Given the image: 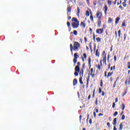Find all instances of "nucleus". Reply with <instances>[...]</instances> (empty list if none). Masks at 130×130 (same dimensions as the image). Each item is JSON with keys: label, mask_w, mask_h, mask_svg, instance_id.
I'll return each instance as SVG.
<instances>
[{"label": "nucleus", "mask_w": 130, "mask_h": 130, "mask_svg": "<svg viewBox=\"0 0 130 130\" xmlns=\"http://www.w3.org/2000/svg\"><path fill=\"white\" fill-rule=\"evenodd\" d=\"M119 79V77H118L116 80V81H115V82L113 84V88H115L116 86V82H117V81H118Z\"/></svg>", "instance_id": "13"}, {"label": "nucleus", "mask_w": 130, "mask_h": 130, "mask_svg": "<svg viewBox=\"0 0 130 130\" xmlns=\"http://www.w3.org/2000/svg\"><path fill=\"white\" fill-rule=\"evenodd\" d=\"M104 32V30L103 28H98L96 29V33L97 34H102Z\"/></svg>", "instance_id": "6"}, {"label": "nucleus", "mask_w": 130, "mask_h": 130, "mask_svg": "<svg viewBox=\"0 0 130 130\" xmlns=\"http://www.w3.org/2000/svg\"><path fill=\"white\" fill-rule=\"evenodd\" d=\"M113 130H117L115 125L114 126Z\"/></svg>", "instance_id": "63"}, {"label": "nucleus", "mask_w": 130, "mask_h": 130, "mask_svg": "<svg viewBox=\"0 0 130 130\" xmlns=\"http://www.w3.org/2000/svg\"><path fill=\"white\" fill-rule=\"evenodd\" d=\"M116 3H117V0H115V1L113 2V5H116Z\"/></svg>", "instance_id": "51"}, {"label": "nucleus", "mask_w": 130, "mask_h": 130, "mask_svg": "<svg viewBox=\"0 0 130 130\" xmlns=\"http://www.w3.org/2000/svg\"><path fill=\"white\" fill-rule=\"evenodd\" d=\"M93 41H95V34H93Z\"/></svg>", "instance_id": "57"}, {"label": "nucleus", "mask_w": 130, "mask_h": 130, "mask_svg": "<svg viewBox=\"0 0 130 130\" xmlns=\"http://www.w3.org/2000/svg\"><path fill=\"white\" fill-rule=\"evenodd\" d=\"M118 34L119 38H120V35L121 34V30L120 29H119L118 31Z\"/></svg>", "instance_id": "31"}, {"label": "nucleus", "mask_w": 130, "mask_h": 130, "mask_svg": "<svg viewBox=\"0 0 130 130\" xmlns=\"http://www.w3.org/2000/svg\"><path fill=\"white\" fill-rule=\"evenodd\" d=\"M79 57V55H78V53H75L74 54V58L73 59V62L74 63V64H76V63H77V59Z\"/></svg>", "instance_id": "4"}, {"label": "nucleus", "mask_w": 130, "mask_h": 130, "mask_svg": "<svg viewBox=\"0 0 130 130\" xmlns=\"http://www.w3.org/2000/svg\"><path fill=\"white\" fill-rule=\"evenodd\" d=\"M87 99L88 100H90V99H91V94H89L88 95Z\"/></svg>", "instance_id": "56"}, {"label": "nucleus", "mask_w": 130, "mask_h": 130, "mask_svg": "<svg viewBox=\"0 0 130 130\" xmlns=\"http://www.w3.org/2000/svg\"><path fill=\"white\" fill-rule=\"evenodd\" d=\"M101 87H103V82H102V80H101Z\"/></svg>", "instance_id": "52"}, {"label": "nucleus", "mask_w": 130, "mask_h": 130, "mask_svg": "<svg viewBox=\"0 0 130 130\" xmlns=\"http://www.w3.org/2000/svg\"><path fill=\"white\" fill-rule=\"evenodd\" d=\"M115 103H117L118 102V98H115Z\"/></svg>", "instance_id": "48"}, {"label": "nucleus", "mask_w": 130, "mask_h": 130, "mask_svg": "<svg viewBox=\"0 0 130 130\" xmlns=\"http://www.w3.org/2000/svg\"><path fill=\"white\" fill-rule=\"evenodd\" d=\"M95 56L99 57L100 56V51H99V49H97L95 51Z\"/></svg>", "instance_id": "10"}, {"label": "nucleus", "mask_w": 130, "mask_h": 130, "mask_svg": "<svg viewBox=\"0 0 130 130\" xmlns=\"http://www.w3.org/2000/svg\"><path fill=\"white\" fill-rule=\"evenodd\" d=\"M82 80H83V77H80L79 78V82H80L81 85H83V84H84V83L83 82Z\"/></svg>", "instance_id": "18"}, {"label": "nucleus", "mask_w": 130, "mask_h": 130, "mask_svg": "<svg viewBox=\"0 0 130 130\" xmlns=\"http://www.w3.org/2000/svg\"><path fill=\"white\" fill-rule=\"evenodd\" d=\"M75 72H78V73H80V67L79 66H76L75 68Z\"/></svg>", "instance_id": "11"}, {"label": "nucleus", "mask_w": 130, "mask_h": 130, "mask_svg": "<svg viewBox=\"0 0 130 130\" xmlns=\"http://www.w3.org/2000/svg\"><path fill=\"white\" fill-rule=\"evenodd\" d=\"M127 66L128 69H130V62H128L127 63Z\"/></svg>", "instance_id": "44"}, {"label": "nucleus", "mask_w": 130, "mask_h": 130, "mask_svg": "<svg viewBox=\"0 0 130 130\" xmlns=\"http://www.w3.org/2000/svg\"><path fill=\"white\" fill-rule=\"evenodd\" d=\"M128 84L130 85V75H129V76L128 77Z\"/></svg>", "instance_id": "47"}, {"label": "nucleus", "mask_w": 130, "mask_h": 130, "mask_svg": "<svg viewBox=\"0 0 130 130\" xmlns=\"http://www.w3.org/2000/svg\"><path fill=\"white\" fill-rule=\"evenodd\" d=\"M85 15L87 17H89L90 16V13H89V11L87 10L85 12Z\"/></svg>", "instance_id": "27"}, {"label": "nucleus", "mask_w": 130, "mask_h": 130, "mask_svg": "<svg viewBox=\"0 0 130 130\" xmlns=\"http://www.w3.org/2000/svg\"><path fill=\"white\" fill-rule=\"evenodd\" d=\"M67 26L68 27V28H70V27H71V23H70V22H67Z\"/></svg>", "instance_id": "40"}, {"label": "nucleus", "mask_w": 130, "mask_h": 130, "mask_svg": "<svg viewBox=\"0 0 130 130\" xmlns=\"http://www.w3.org/2000/svg\"><path fill=\"white\" fill-rule=\"evenodd\" d=\"M117 114H118V112H117V111H116L113 114V116H116L117 115Z\"/></svg>", "instance_id": "38"}, {"label": "nucleus", "mask_w": 130, "mask_h": 130, "mask_svg": "<svg viewBox=\"0 0 130 130\" xmlns=\"http://www.w3.org/2000/svg\"><path fill=\"white\" fill-rule=\"evenodd\" d=\"M80 14V8L77 7V15L79 16Z\"/></svg>", "instance_id": "36"}, {"label": "nucleus", "mask_w": 130, "mask_h": 130, "mask_svg": "<svg viewBox=\"0 0 130 130\" xmlns=\"http://www.w3.org/2000/svg\"><path fill=\"white\" fill-rule=\"evenodd\" d=\"M115 107V103H113L112 108H114Z\"/></svg>", "instance_id": "53"}, {"label": "nucleus", "mask_w": 130, "mask_h": 130, "mask_svg": "<svg viewBox=\"0 0 130 130\" xmlns=\"http://www.w3.org/2000/svg\"><path fill=\"white\" fill-rule=\"evenodd\" d=\"M79 120H80V122H81V121L82 120V115H80L79 116Z\"/></svg>", "instance_id": "50"}, {"label": "nucleus", "mask_w": 130, "mask_h": 130, "mask_svg": "<svg viewBox=\"0 0 130 130\" xmlns=\"http://www.w3.org/2000/svg\"><path fill=\"white\" fill-rule=\"evenodd\" d=\"M104 9H105L104 13L105 15H107V10H108V7H107V6L105 5L104 7Z\"/></svg>", "instance_id": "12"}, {"label": "nucleus", "mask_w": 130, "mask_h": 130, "mask_svg": "<svg viewBox=\"0 0 130 130\" xmlns=\"http://www.w3.org/2000/svg\"><path fill=\"white\" fill-rule=\"evenodd\" d=\"M71 12H72V7L68 6L67 8V15L68 16L71 15Z\"/></svg>", "instance_id": "7"}, {"label": "nucleus", "mask_w": 130, "mask_h": 130, "mask_svg": "<svg viewBox=\"0 0 130 130\" xmlns=\"http://www.w3.org/2000/svg\"><path fill=\"white\" fill-rule=\"evenodd\" d=\"M86 3L87 5H90V0H86Z\"/></svg>", "instance_id": "55"}, {"label": "nucleus", "mask_w": 130, "mask_h": 130, "mask_svg": "<svg viewBox=\"0 0 130 130\" xmlns=\"http://www.w3.org/2000/svg\"><path fill=\"white\" fill-rule=\"evenodd\" d=\"M117 120V118H115L113 120V125H116V123H117V122L116 121Z\"/></svg>", "instance_id": "22"}, {"label": "nucleus", "mask_w": 130, "mask_h": 130, "mask_svg": "<svg viewBox=\"0 0 130 130\" xmlns=\"http://www.w3.org/2000/svg\"><path fill=\"white\" fill-rule=\"evenodd\" d=\"M107 53H106L105 52V51H103V57L104 58V57H106V55H107Z\"/></svg>", "instance_id": "24"}, {"label": "nucleus", "mask_w": 130, "mask_h": 130, "mask_svg": "<svg viewBox=\"0 0 130 130\" xmlns=\"http://www.w3.org/2000/svg\"><path fill=\"white\" fill-rule=\"evenodd\" d=\"M97 42H101V38L98 37L96 38Z\"/></svg>", "instance_id": "28"}, {"label": "nucleus", "mask_w": 130, "mask_h": 130, "mask_svg": "<svg viewBox=\"0 0 130 130\" xmlns=\"http://www.w3.org/2000/svg\"><path fill=\"white\" fill-rule=\"evenodd\" d=\"M81 74H82V76H84V69H81V71L80 72V74L81 75Z\"/></svg>", "instance_id": "35"}, {"label": "nucleus", "mask_w": 130, "mask_h": 130, "mask_svg": "<svg viewBox=\"0 0 130 130\" xmlns=\"http://www.w3.org/2000/svg\"><path fill=\"white\" fill-rule=\"evenodd\" d=\"M95 103V105H98V98H96Z\"/></svg>", "instance_id": "37"}, {"label": "nucleus", "mask_w": 130, "mask_h": 130, "mask_svg": "<svg viewBox=\"0 0 130 130\" xmlns=\"http://www.w3.org/2000/svg\"><path fill=\"white\" fill-rule=\"evenodd\" d=\"M80 47V43L78 42H75L73 46V44H70V51L73 52V50L76 51V50H79V48Z\"/></svg>", "instance_id": "1"}, {"label": "nucleus", "mask_w": 130, "mask_h": 130, "mask_svg": "<svg viewBox=\"0 0 130 130\" xmlns=\"http://www.w3.org/2000/svg\"><path fill=\"white\" fill-rule=\"evenodd\" d=\"M109 56H110V55L108 54V62H109Z\"/></svg>", "instance_id": "64"}, {"label": "nucleus", "mask_w": 130, "mask_h": 130, "mask_svg": "<svg viewBox=\"0 0 130 130\" xmlns=\"http://www.w3.org/2000/svg\"><path fill=\"white\" fill-rule=\"evenodd\" d=\"M126 40V34H124V41H125Z\"/></svg>", "instance_id": "41"}, {"label": "nucleus", "mask_w": 130, "mask_h": 130, "mask_svg": "<svg viewBox=\"0 0 130 130\" xmlns=\"http://www.w3.org/2000/svg\"><path fill=\"white\" fill-rule=\"evenodd\" d=\"M103 61L104 63L106 64V57H104L103 58Z\"/></svg>", "instance_id": "32"}, {"label": "nucleus", "mask_w": 130, "mask_h": 130, "mask_svg": "<svg viewBox=\"0 0 130 130\" xmlns=\"http://www.w3.org/2000/svg\"><path fill=\"white\" fill-rule=\"evenodd\" d=\"M107 3H108V5L110 6H111V5H112V1L110 0H108Z\"/></svg>", "instance_id": "26"}, {"label": "nucleus", "mask_w": 130, "mask_h": 130, "mask_svg": "<svg viewBox=\"0 0 130 130\" xmlns=\"http://www.w3.org/2000/svg\"><path fill=\"white\" fill-rule=\"evenodd\" d=\"M73 34H74L75 36L78 35V31L74 30L73 31Z\"/></svg>", "instance_id": "33"}, {"label": "nucleus", "mask_w": 130, "mask_h": 130, "mask_svg": "<svg viewBox=\"0 0 130 130\" xmlns=\"http://www.w3.org/2000/svg\"><path fill=\"white\" fill-rule=\"evenodd\" d=\"M88 66H89V69H91V57H88Z\"/></svg>", "instance_id": "16"}, {"label": "nucleus", "mask_w": 130, "mask_h": 130, "mask_svg": "<svg viewBox=\"0 0 130 130\" xmlns=\"http://www.w3.org/2000/svg\"><path fill=\"white\" fill-rule=\"evenodd\" d=\"M128 89L126 88V89H125L124 92L123 93V96H124L126 93H127Z\"/></svg>", "instance_id": "30"}, {"label": "nucleus", "mask_w": 130, "mask_h": 130, "mask_svg": "<svg viewBox=\"0 0 130 130\" xmlns=\"http://www.w3.org/2000/svg\"><path fill=\"white\" fill-rule=\"evenodd\" d=\"M114 61H116V55H115L114 56Z\"/></svg>", "instance_id": "60"}, {"label": "nucleus", "mask_w": 130, "mask_h": 130, "mask_svg": "<svg viewBox=\"0 0 130 130\" xmlns=\"http://www.w3.org/2000/svg\"><path fill=\"white\" fill-rule=\"evenodd\" d=\"M108 22V23H111V22H112V18H111V17H109Z\"/></svg>", "instance_id": "34"}, {"label": "nucleus", "mask_w": 130, "mask_h": 130, "mask_svg": "<svg viewBox=\"0 0 130 130\" xmlns=\"http://www.w3.org/2000/svg\"><path fill=\"white\" fill-rule=\"evenodd\" d=\"M78 84V80L77 79H74L73 80V86H76Z\"/></svg>", "instance_id": "15"}, {"label": "nucleus", "mask_w": 130, "mask_h": 130, "mask_svg": "<svg viewBox=\"0 0 130 130\" xmlns=\"http://www.w3.org/2000/svg\"><path fill=\"white\" fill-rule=\"evenodd\" d=\"M113 75V72H109L107 76V78H109V77H111Z\"/></svg>", "instance_id": "20"}, {"label": "nucleus", "mask_w": 130, "mask_h": 130, "mask_svg": "<svg viewBox=\"0 0 130 130\" xmlns=\"http://www.w3.org/2000/svg\"><path fill=\"white\" fill-rule=\"evenodd\" d=\"M122 27H125V26H126L125 22H123L122 23Z\"/></svg>", "instance_id": "49"}, {"label": "nucleus", "mask_w": 130, "mask_h": 130, "mask_svg": "<svg viewBox=\"0 0 130 130\" xmlns=\"http://www.w3.org/2000/svg\"><path fill=\"white\" fill-rule=\"evenodd\" d=\"M85 63H84L83 64H82V68H83V69H85Z\"/></svg>", "instance_id": "62"}, {"label": "nucleus", "mask_w": 130, "mask_h": 130, "mask_svg": "<svg viewBox=\"0 0 130 130\" xmlns=\"http://www.w3.org/2000/svg\"><path fill=\"white\" fill-rule=\"evenodd\" d=\"M91 44H92V43H91V42L89 43V48L91 51V52H92V45H91Z\"/></svg>", "instance_id": "29"}, {"label": "nucleus", "mask_w": 130, "mask_h": 130, "mask_svg": "<svg viewBox=\"0 0 130 130\" xmlns=\"http://www.w3.org/2000/svg\"><path fill=\"white\" fill-rule=\"evenodd\" d=\"M83 57H84V58H85V59H86L87 58V54L86 53H84Z\"/></svg>", "instance_id": "43"}, {"label": "nucleus", "mask_w": 130, "mask_h": 130, "mask_svg": "<svg viewBox=\"0 0 130 130\" xmlns=\"http://www.w3.org/2000/svg\"><path fill=\"white\" fill-rule=\"evenodd\" d=\"M74 75L75 76H76V77H77V76H79V72H74Z\"/></svg>", "instance_id": "39"}, {"label": "nucleus", "mask_w": 130, "mask_h": 130, "mask_svg": "<svg viewBox=\"0 0 130 130\" xmlns=\"http://www.w3.org/2000/svg\"><path fill=\"white\" fill-rule=\"evenodd\" d=\"M103 17V15L102 14V12L98 11L96 12V18H98V20H100V19H102V18Z\"/></svg>", "instance_id": "3"}, {"label": "nucleus", "mask_w": 130, "mask_h": 130, "mask_svg": "<svg viewBox=\"0 0 130 130\" xmlns=\"http://www.w3.org/2000/svg\"><path fill=\"white\" fill-rule=\"evenodd\" d=\"M103 66V64H102V60H100V64H98V69L99 70V71H101V67Z\"/></svg>", "instance_id": "9"}, {"label": "nucleus", "mask_w": 130, "mask_h": 130, "mask_svg": "<svg viewBox=\"0 0 130 130\" xmlns=\"http://www.w3.org/2000/svg\"><path fill=\"white\" fill-rule=\"evenodd\" d=\"M107 125H108V127H110V123L108 122V123H107Z\"/></svg>", "instance_id": "59"}, {"label": "nucleus", "mask_w": 130, "mask_h": 130, "mask_svg": "<svg viewBox=\"0 0 130 130\" xmlns=\"http://www.w3.org/2000/svg\"><path fill=\"white\" fill-rule=\"evenodd\" d=\"M86 80V88H88V86H89V81H90V73L88 74Z\"/></svg>", "instance_id": "8"}, {"label": "nucleus", "mask_w": 130, "mask_h": 130, "mask_svg": "<svg viewBox=\"0 0 130 130\" xmlns=\"http://www.w3.org/2000/svg\"><path fill=\"white\" fill-rule=\"evenodd\" d=\"M89 123H90V124H92V119H89Z\"/></svg>", "instance_id": "61"}, {"label": "nucleus", "mask_w": 130, "mask_h": 130, "mask_svg": "<svg viewBox=\"0 0 130 130\" xmlns=\"http://www.w3.org/2000/svg\"><path fill=\"white\" fill-rule=\"evenodd\" d=\"M88 74H89V79H90V75L91 76L92 78H95V73H93V68L90 69V71L89 72Z\"/></svg>", "instance_id": "5"}, {"label": "nucleus", "mask_w": 130, "mask_h": 130, "mask_svg": "<svg viewBox=\"0 0 130 130\" xmlns=\"http://www.w3.org/2000/svg\"><path fill=\"white\" fill-rule=\"evenodd\" d=\"M72 21L73 22L72 26L73 29H77L80 26V21L76 17L72 18Z\"/></svg>", "instance_id": "2"}, {"label": "nucleus", "mask_w": 130, "mask_h": 130, "mask_svg": "<svg viewBox=\"0 0 130 130\" xmlns=\"http://www.w3.org/2000/svg\"><path fill=\"white\" fill-rule=\"evenodd\" d=\"M93 116L94 118H96V112H93Z\"/></svg>", "instance_id": "54"}, {"label": "nucleus", "mask_w": 130, "mask_h": 130, "mask_svg": "<svg viewBox=\"0 0 130 130\" xmlns=\"http://www.w3.org/2000/svg\"><path fill=\"white\" fill-rule=\"evenodd\" d=\"M105 95V92L103 91L102 92V96H104Z\"/></svg>", "instance_id": "58"}, {"label": "nucleus", "mask_w": 130, "mask_h": 130, "mask_svg": "<svg viewBox=\"0 0 130 130\" xmlns=\"http://www.w3.org/2000/svg\"><path fill=\"white\" fill-rule=\"evenodd\" d=\"M80 26H81L82 28H83V29H84V28H86V24H85V23L83 22V21L81 22Z\"/></svg>", "instance_id": "14"}, {"label": "nucleus", "mask_w": 130, "mask_h": 130, "mask_svg": "<svg viewBox=\"0 0 130 130\" xmlns=\"http://www.w3.org/2000/svg\"><path fill=\"white\" fill-rule=\"evenodd\" d=\"M125 118V116L124 115H122V117H121V120H123Z\"/></svg>", "instance_id": "46"}, {"label": "nucleus", "mask_w": 130, "mask_h": 130, "mask_svg": "<svg viewBox=\"0 0 130 130\" xmlns=\"http://www.w3.org/2000/svg\"><path fill=\"white\" fill-rule=\"evenodd\" d=\"M120 20V18L119 17H116L115 19V24H118V22H119V20Z\"/></svg>", "instance_id": "17"}, {"label": "nucleus", "mask_w": 130, "mask_h": 130, "mask_svg": "<svg viewBox=\"0 0 130 130\" xmlns=\"http://www.w3.org/2000/svg\"><path fill=\"white\" fill-rule=\"evenodd\" d=\"M121 108L122 110L123 111V110H124V109L125 108V105H124V104H121Z\"/></svg>", "instance_id": "25"}, {"label": "nucleus", "mask_w": 130, "mask_h": 130, "mask_svg": "<svg viewBox=\"0 0 130 130\" xmlns=\"http://www.w3.org/2000/svg\"><path fill=\"white\" fill-rule=\"evenodd\" d=\"M123 128V125L122 124V123H120V125H119V130H122Z\"/></svg>", "instance_id": "19"}, {"label": "nucleus", "mask_w": 130, "mask_h": 130, "mask_svg": "<svg viewBox=\"0 0 130 130\" xmlns=\"http://www.w3.org/2000/svg\"><path fill=\"white\" fill-rule=\"evenodd\" d=\"M90 14H91V15L90 16V20L91 21V22H93L94 21V17H93V15L92 14V12H91Z\"/></svg>", "instance_id": "21"}, {"label": "nucleus", "mask_w": 130, "mask_h": 130, "mask_svg": "<svg viewBox=\"0 0 130 130\" xmlns=\"http://www.w3.org/2000/svg\"><path fill=\"white\" fill-rule=\"evenodd\" d=\"M101 92H102V89H101V88H99V93L100 94L101 93Z\"/></svg>", "instance_id": "45"}, {"label": "nucleus", "mask_w": 130, "mask_h": 130, "mask_svg": "<svg viewBox=\"0 0 130 130\" xmlns=\"http://www.w3.org/2000/svg\"><path fill=\"white\" fill-rule=\"evenodd\" d=\"M122 5H123V7H124V8H125L126 7V4L125 3V2H123Z\"/></svg>", "instance_id": "42"}, {"label": "nucleus", "mask_w": 130, "mask_h": 130, "mask_svg": "<svg viewBox=\"0 0 130 130\" xmlns=\"http://www.w3.org/2000/svg\"><path fill=\"white\" fill-rule=\"evenodd\" d=\"M98 26L100 27L101 26V19H98Z\"/></svg>", "instance_id": "23"}]
</instances>
